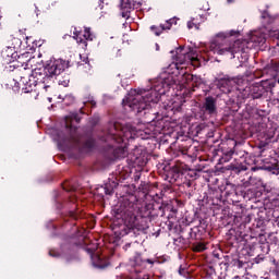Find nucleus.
<instances>
[{
  "instance_id": "14",
  "label": "nucleus",
  "mask_w": 279,
  "mask_h": 279,
  "mask_svg": "<svg viewBox=\"0 0 279 279\" xmlns=\"http://www.w3.org/2000/svg\"><path fill=\"white\" fill-rule=\"evenodd\" d=\"M165 84H168V86H173V84H175V81H173V76L169 75L168 78L163 81V86Z\"/></svg>"
},
{
  "instance_id": "6",
  "label": "nucleus",
  "mask_w": 279,
  "mask_h": 279,
  "mask_svg": "<svg viewBox=\"0 0 279 279\" xmlns=\"http://www.w3.org/2000/svg\"><path fill=\"white\" fill-rule=\"evenodd\" d=\"M204 108L208 114H215L217 112V101L213 97L205 99Z\"/></svg>"
},
{
  "instance_id": "8",
  "label": "nucleus",
  "mask_w": 279,
  "mask_h": 279,
  "mask_svg": "<svg viewBox=\"0 0 279 279\" xmlns=\"http://www.w3.org/2000/svg\"><path fill=\"white\" fill-rule=\"evenodd\" d=\"M233 84H234V80H232V78H221L218 82L219 88H227V90H230V88H232Z\"/></svg>"
},
{
  "instance_id": "27",
  "label": "nucleus",
  "mask_w": 279,
  "mask_h": 279,
  "mask_svg": "<svg viewBox=\"0 0 279 279\" xmlns=\"http://www.w3.org/2000/svg\"><path fill=\"white\" fill-rule=\"evenodd\" d=\"M171 53H175V51H171Z\"/></svg>"
},
{
  "instance_id": "17",
  "label": "nucleus",
  "mask_w": 279,
  "mask_h": 279,
  "mask_svg": "<svg viewBox=\"0 0 279 279\" xmlns=\"http://www.w3.org/2000/svg\"><path fill=\"white\" fill-rule=\"evenodd\" d=\"M203 23L202 20L194 21V28L199 29V24Z\"/></svg>"
},
{
  "instance_id": "10",
  "label": "nucleus",
  "mask_w": 279,
  "mask_h": 279,
  "mask_svg": "<svg viewBox=\"0 0 279 279\" xmlns=\"http://www.w3.org/2000/svg\"><path fill=\"white\" fill-rule=\"evenodd\" d=\"M195 21H201V23H204V21H206V17H204L203 15H196L195 17H193L190 22H187L189 29H193V27H195Z\"/></svg>"
},
{
  "instance_id": "12",
  "label": "nucleus",
  "mask_w": 279,
  "mask_h": 279,
  "mask_svg": "<svg viewBox=\"0 0 279 279\" xmlns=\"http://www.w3.org/2000/svg\"><path fill=\"white\" fill-rule=\"evenodd\" d=\"M150 29H151V32H154L155 36H160V34H162V32H165L163 26H151Z\"/></svg>"
},
{
  "instance_id": "13",
  "label": "nucleus",
  "mask_w": 279,
  "mask_h": 279,
  "mask_svg": "<svg viewBox=\"0 0 279 279\" xmlns=\"http://www.w3.org/2000/svg\"><path fill=\"white\" fill-rule=\"evenodd\" d=\"M187 58H190L193 66H199V58L197 56L189 54Z\"/></svg>"
},
{
  "instance_id": "26",
  "label": "nucleus",
  "mask_w": 279,
  "mask_h": 279,
  "mask_svg": "<svg viewBox=\"0 0 279 279\" xmlns=\"http://www.w3.org/2000/svg\"><path fill=\"white\" fill-rule=\"evenodd\" d=\"M95 258H99L97 255H95Z\"/></svg>"
},
{
  "instance_id": "18",
  "label": "nucleus",
  "mask_w": 279,
  "mask_h": 279,
  "mask_svg": "<svg viewBox=\"0 0 279 279\" xmlns=\"http://www.w3.org/2000/svg\"><path fill=\"white\" fill-rule=\"evenodd\" d=\"M120 151H122V156H125V146H120L119 147Z\"/></svg>"
},
{
  "instance_id": "5",
  "label": "nucleus",
  "mask_w": 279,
  "mask_h": 279,
  "mask_svg": "<svg viewBox=\"0 0 279 279\" xmlns=\"http://www.w3.org/2000/svg\"><path fill=\"white\" fill-rule=\"evenodd\" d=\"M73 38L76 40L78 45H83V49H86V47L88 46L86 40H93V38H95V35H93L90 28L88 27H85L84 34L77 31V28H74Z\"/></svg>"
},
{
  "instance_id": "16",
  "label": "nucleus",
  "mask_w": 279,
  "mask_h": 279,
  "mask_svg": "<svg viewBox=\"0 0 279 279\" xmlns=\"http://www.w3.org/2000/svg\"><path fill=\"white\" fill-rule=\"evenodd\" d=\"M194 250H195V252H204V250H206V246L202 243H198V244H196Z\"/></svg>"
},
{
  "instance_id": "21",
  "label": "nucleus",
  "mask_w": 279,
  "mask_h": 279,
  "mask_svg": "<svg viewBox=\"0 0 279 279\" xmlns=\"http://www.w3.org/2000/svg\"><path fill=\"white\" fill-rule=\"evenodd\" d=\"M13 40H14L15 43H17V45L21 44V40L16 39V38H13Z\"/></svg>"
},
{
  "instance_id": "20",
  "label": "nucleus",
  "mask_w": 279,
  "mask_h": 279,
  "mask_svg": "<svg viewBox=\"0 0 279 279\" xmlns=\"http://www.w3.org/2000/svg\"><path fill=\"white\" fill-rule=\"evenodd\" d=\"M72 119H74V121H76L78 123L80 118L77 117V114H72Z\"/></svg>"
},
{
  "instance_id": "25",
  "label": "nucleus",
  "mask_w": 279,
  "mask_h": 279,
  "mask_svg": "<svg viewBox=\"0 0 279 279\" xmlns=\"http://www.w3.org/2000/svg\"><path fill=\"white\" fill-rule=\"evenodd\" d=\"M143 279H149V276H145Z\"/></svg>"
},
{
  "instance_id": "23",
  "label": "nucleus",
  "mask_w": 279,
  "mask_h": 279,
  "mask_svg": "<svg viewBox=\"0 0 279 279\" xmlns=\"http://www.w3.org/2000/svg\"><path fill=\"white\" fill-rule=\"evenodd\" d=\"M110 193H111L110 191L106 190V195H110Z\"/></svg>"
},
{
  "instance_id": "19",
  "label": "nucleus",
  "mask_w": 279,
  "mask_h": 279,
  "mask_svg": "<svg viewBox=\"0 0 279 279\" xmlns=\"http://www.w3.org/2000/svg\"><path fill=\"white\" fill-rule=\"evenodd\" d=\"M131 245H132V244H130V243L125 244V245L123 246V250H125V252H128V250H130Z\"/></svg>"
},
{
  "instance_id": "3",
  "label": "nucleus",
  "mask_w": 279,
  "mask_h": 279,
  "mask_svg": "<svg viewBox=\"0 0 279 279\" xmlns=\"http://www.w3.org/2000/svg\"><path fill=\"white\" fill-rule=\"evenodd\" d=\"M66 66H69V63H66V61L62 59H57L54 61H50L45 66L46 75L43 74L40 70H35L33 72V76H35L37 82L41 84V88L47 92L49 90V88H51V84H53V75H60L64 71V69H66ZM43 75L45 76L43 77Z\"/></svg>"
},
{
  "instance_id": "4",
  "label": "nucleus",
  "mask_w": 279,
  "mask_h": 279,
  "mask_svg": "<svg viewBox=\"0 0 279 279\" xmlns=\"http://www.w3.org/2000/svg\"><path fill=\"white\" fill-rule=\"evenodd\" d=\"M136 130L130 124H126L125 126H121L120 124H112L108 131L107 141H114V143L121 145V143H125V141L134 138Z\"/></svg>"
},
{
  "instance_id": "9",
  "label": "nucleus",
  "mask_w": 279,
  "mask_h": 279,
  "mask_svg": "<svg viewBox=\"0 0 279 279\" xmlns=\"http://www.w3.org/2000/svg\"><path fill=\"white\" fill-rule=\"evenodd\" d=\"M145 260L141 257L140 254H136L134 258L131 259L132 267H143Z\"/></svg>"
},
{
  "instance_id": "24",
  "label": "nucleus",
  "mask_w": 279,
  "mask_h": 279,
  "mask_svg": "<svg viewBox=\"0 0 279 279\" xmlns=\"http://www.w3.org/2000/svg\"><path fill=\"white\" fill-rule=\"evenodd\" d=\"M230 36H234V32H231V33H230Z\"/></svg>"
},
{
  "instance_id": "22",
  "label": "nucleus",
  "mask_w": 279,
  "mask_h": 279,
  "mask_svg": "<svg viewBox=\"0 0 279 279\" xmlns=\"http://www.w3.org/2000/svg\"><path fill=\"white\" fill-rule=\"evenodd\" d=\"M65 128H70L69 120H65Z\"/></svg>"
},
{
  "instance_id": "2",
  "label": "nucleus",
  "mask_w": 279,
  "mask_h": 279,
  "mask_svg": "<svg viewBox=\"0 0 279 279\" xmlns=\"http://www.w3.org/2000/svg\"><path fill=\"white\" fill-rule=\"evenodd\" d=\"M161 95H165V92L160 90L158 86L150 90L131 92L128 97L123 99V106L124 108L143 112V110H147L149 104H158Z\"/></svg>"
},
{
  "instance_id": "11",
  "label": "nucleus",
  "mask_w": 279,
  "mask_h": 279,
  "mask_svg": "<svg viewBox=\"0 0 279 279\" xmlns=\"http://www.w3.org/2000/svg\"><path fill=\"white\" fill-rule=\"evenodd\" d=\"M182 51H184L183 47L177 48L174 56V60H177V62H182Z\"/></svg>"
},
{
  "instance_id": "1",
  "label": "nucleus",
  "mask_w": 279,
  "mask_h": 279,
  "mask_svg": "<svg viewBox=\"0 0 279 279\" xmlns=\"http://www.w3.org/2000/svg\"><path fill=\"white\" fill-rule=\"evenodd\" d=\"M258 45H265V37L263 35L253 34L250 40H235L233 44L230 43V39L223 35H218L211 40L209 45L210 51L218 53V56H226V53H231L234 58V53L243 51L245 53L246 49H254Z\"/></svg>"
},
{
  "instance_id": "7",
  "label": "nucleus",
  "mask_w": 279,
  "mask_h": 279,
  "mask_svg": "<svg viewBox=\"0 0 279 279\" xmlns=\"http://www.w3.org/2000/svg\"><path fill=\"white\" fill-rule=\"evenodd\" d=\"M120 8L122 10V16L125 17L131 10H134V4H132V0H121Z\"/></svg>"
},
{
  "instance_id": "15",
  "label": "nucleus",
  "mask_w": 279,
  "mask_h": 279,
  "mask_svg": "<svg viewBox=\"0 0 279 279\" xmlns=\"http://www.w3.org/2000/svg\"><path fill=\"white\" fill-rule=\"evenodd\" d=\"M8 51H9V53H8ZM2 53H7V56H9V57H10V54L12 56V53H14V46L7 47V49L3 50Z\"/></svg>"
},
{
  "instance_id": "28",
  "label": "nucleus",
  "mask_w": 279,
  "mask_h": 279,
  "mask_svg": "<svg viewBox=\"0 0 279 279\" xmlns=\"http://www.w3.org/2000/svg\"><path fill=\"white\" fill-rule=\"evenodd\" d=\"M148 263H151L149 259H147Z\"/></svg>"
}]
</instances>
